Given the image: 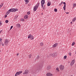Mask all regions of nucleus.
<instances>
[{"label": "nucleus", "mask_w": 76, "mask_h": 76, "mask_svg": "<svg viewBox=\"0 0 76 76\" xmlns=\"http://www.w3.org/2000/svg\"><path fill=\"white\" fill-rule=\"evenodd\" d=\"M75 44V43L74 42H73L72 43V46H73Z\"/></svg>", "instance_id": "nucleus-23"}, {"label": "nucleus", "mask_w": 76, "mask_h": 76, "mask_svg": "<svg viewBox=\"0 0 76 76\" xmlns=\"http://www.w3.org/2000/svg\"><path fill=\"white\" fill-rule=\"evenodd\" d=\"M73 8H74V7H75V6H76V4H73Z\"/></svg>", "instance_id": "nucleus-24"}, {"label": "nucleus", "mask_w": 76, "mask_h": 76, "mask_svg": "<svg viewBox=\"0 0 76 76\" xmlns=\"http://www.w3.org/2000/svg\"><path fill=\"white\" fill-rule=\"evenodd\" d=\"M50 2H48V6H50Z\"/></svg>", "instance_id": "nucleus-28"}, {"label": "nucleus", "mask_w": 76, "mask_h": 76, "mask_svg": "<svg viewBox=\"0 0 76 76\" xmlns=\"http://www.w3.org/2000/svg\"><path fill=\"white\" fill-rule=\"evenodd\" d=\"M27 15H30V11L27 12Z\"/></svg>", "instance_id": "nucleus-32"}, {"label": "nucleus", "mask_w": 76, "mask_h": 76, "mask_svg": "<svg viewBox=\"0 0 76 76\" xmlns=\"http://www.w3.org/2000/svg\"><path fill=\"white\" fill-rule=\"evenodd\" d=\"M12 9L13 10V12H14V11H15V12H16L18 10V9H14V8H12Z\"/></svg>", "instance_id": "nucleus-13"}, {"label": "nucleus", "mask_w": 76, "mask_h": 76, "mask_svg": "<svg viewBox=\"0 0 76 76\" xmlns=\"http://www.w3.org/2000/svg\"><path fill=\"white\" fill-rule=\"evenodd\" d=\"M1 44H0V45H1Z\"/></svg>", "instance_id": "nucleus-49"}, {"label": "nucleus", "mask_w": 76, "mask_h": 76, "mask_svg": "<svg viewBox=\"0 0 76 76\" xmlns=\"http://www.w3.org/2000/svg\"><path fill=\"white\" fill-rule=\"evenodd\" d=\"M40 45H41V46H43L44 45V44L43 43H41L40 44Z\"/></svg>", "instance_id": "nucleus-26"}, {"label": "nucleus", "mask_w": 76, "mask_h": 76, "mask_svg": "<svg viewBox=\"0 0 76 76\" xmlns=\"http://www.w3.org/2000/svg\"><path fill=\"white\" fill-rule=\"evenodd\" d=\"M76 17L74 18H73V19L72 20V22H75V20H76Z\"/></svg>", "instance_id": "nucleus-18"}, {"label": "nucleus", "mask_w": 76, "mask_h": 76, "mask_svg": "<svg viewBox=\"0 0 76 76\" xmlns=\"http://www.w3.org/2000/svg\"><path fill=\"white\" fill-rule=\"evenodd\" d=\"M28 15H26L24 16V19H28Z\"/></svg>", "instance_id": "nucleus-12"}, {"label": "nucleus", "mask_w": 76, "mask_h": 76, "mask_svg": "<svg viewBox=\"0 0 76 76\" xmlns=\"http://www.w3.org/2000/svg\"><path fill=\"white\" fill-rule=\"evenodd\" d=\"M74 63H75V60H72L70 63V65L71 66H73V65L74 64Z\"/></svg>", "instance_id": "nucleus-7"}, {"label": "nucleus", "mask_w": 76, "mask_h": 76, "mask_svg": "<svg viewBox=\"0 0 76 76\" xmlns=\"http://www.w3.org/2000/svg\"><path fill=\"white\" fill-rule=\"evenodd\" d=\"M39 2H38L37 3V4L36 6L37 7H38V6H39Z\"/></svg>", "instance_id": "nucleus-22"}, {"label": "nucleus", "mask_w": 76, "mask_h": 76, "mask_svg": "<svg viewBox=\"0 0 76 76\" xmlns=\"http://www.w3.org/2000/svg\"><path fill=\"white\" fill-rule=\"evenodd\" d=\"M16 26L18 28H20V25L19 24H17Z\"/></svg>", "instance_id": "nucleus-15"}, {"label": "nucleus", "mask_w": 76, "mask_h": 76, "mask_svg": "<svg viewBox=\"0 0 76 76\" xmlns=\"http://www.w3.org/2000/svg\"><path fill=\"white\" fill-rule=\"evenodd\" d=\"M57 53H55V54H56Z\"/></svg>", "instance_id": "nucleus-52"}, {"label": "nucleus", "mask_w": 76, "mask_h": 76, "mask_svg": "<svg viewBox=\"0 0 76 76\" xmlns=\"http://www.w3.org/2000/svg\"><path fill=\"white\" fill-rule=\"evenodd\" d=\"M22 73V71H20V72H18L16 73L15 75V76H18V75H20Z\"/></svg>", "instance_id": "nucleus-2"}, {"label": "nucleus", "mask_w": 76, "mask_h": 76, "mask_svg": "<svg viewBox=\"0 0 76 76\" xmlns=\"http://www.w3.org/2000/svg\"><path fill=\"white\" fill-rule=\"evenodd\" d=\"M69 56H71V53H69Z\"/></svg>", "instance_id": "nucleus-42"}, {"label": "nucleus", "mask_w": 76, "mask_h": 76, "mask_svg": "<svg viewBox=\"0 0 76 76\" xmlns=\"http://www.w3.org/2000/svg\"><path fill=\"white\" fill-rule=\"evenodd\" d=\"M25 20V19H20V21H22V22H23V21H24Z\"/></svg>", "instance_id": "nucleus-25"}, {"label": "nucleus", "mask_w": 76, "mask_h": 76, "mask_svg": "<svg viewBox=\"0 0 76 76\" xmlns=\"http://www.w3.org/2000/svg\"><path fill=\"white\" fill-rule=\"evenodd\" d=\"M66 14H68V13H69V12H66Z\"/></svg>", "instance_id": "nucleus-45"}, {"label": "nucleus", "mask_w": 76, "mask_h": 76, "mask_svg": "<svg viewBox=\"0 0 76 76\" xmlns=\"http://www.w3.org/2000/svg\"><path fill=\"white\" fill-rule=\"evenodd\" d=\"M12 28H13V26H12L11 27L10 29H12Z\"/></svg>", "instance_id": "nucleus-40"}, {"label": "nucleus", "mask_w": 76, "mask_h": 76, "mask_svg": "<svg viewBox=\"0 0 76 76\" xmlns=\"http://www.w3.org/2000/svg\"><path fill=\"white\" fill-rule=\"evenodd\" d=\"M29 58H31V57H32V55H29Z\"/></svg>", "instance_id": "nucleus-36"}, {"label": "nucleus", "mask_w": 76, "mask_h": 76, "mask_svg": "<svg viewBox=\"0 0 76 76\" xmlns=\"http://www.w3.org/2000/svg\"><path fill=\"white\" fill-rule=\"evenodd\" d=\"M1 52V50H0V52Z\"/></svg>", "instance_id": "nucleus-51"}, {"label": "nucleus", "mask_w": 76, "mask_h": 76, "mask_svg": "<svg viewBox=\"0 0 76 76\" xmlns=\"http://www.w3.org/2000/svg\"><path fill=\"white\" fill-rule=\"evenodd\" d=\"M2 41V39L1 38H0V44H2V42H1Z\"/></svg>", "instance_id": "nucleus-20"}, {"label": "nucleus", "mask_w": 76, "mask_h": 76, "mask_svg": "<svg viewBox=\"0 0 76 76\" xmlns=\"http://www.w3.org/2000/svg\"><path fill=\"white\" fill-rule=\"evenodd\" d=\"M62 4H63V2H62L59 4V6H60L62 5Z\"/></svg>", "instance_id": "nucleus-34"}, {"label": "nucleus", "mask_w": 76, "mask_h": 76, "mask_svg": "<svg viewBox=\"0 0 76 76\" xmlns=\"http://www.w3.org/2000/svg\"><path fill=\"white\" fill-rule=\"evenodd\" d=\"M46 76H53L52 74H50V73H47L46 74Z\"/></svg>", "instance_id": "nucleus-11"}, {"label": "nucleus", "mask_w": 76, "mask_h": 76, "mask_svg": "<svg viewBox=\"0 0 76 76\" xmlns=\"http://www.w3.org/2000/svg\"><path fill=\"white\" fill-rule=\"evenodd\" d=\"M2 25V23L1 21H0V26H1Z\"/></svg>", "instance_id": "nucleus-35"}, {"label": "nucleus", "mask_w": 76, "mask_h": 76, "mask_svg": "<svg viewBox=\"0 0 76 76\" xmlns=\"http://www.w3.org/2000/svg\"><path fill=\"white\" fill-rule=\"evenodd\" d=\"M66 58H67V56H64V59H66Z\"/></svg>", "instance_id": "nucleus-33"}, {"label": "nucleus", "mask_w": 76, "mask_h": 76, "mask_svg": "<svg viewBox=\"0 0 76 76\" xmlns=\"http://www.w3.org/2000/svg\"><path fill=\"white\" fill-rule=\"evenodd\" d=\"M8 11H10V12H13V8L10 9Z\"/></svg>", "instance_id": "nucleus-14"}, {"label": "nucleus", "mask_w": 76, "mask_h": 76, "mask_svg": "<svg viewBox=\"0 0 76 76\" xmlns=\"http://www.w3.org/2000/svg\"><path fill=\"white\" fill-rule=\"evenodd\" d=\"M44 4H45V0H42L41 1V5L42 8L43 7Z\"/></svg>", "instance_id": "nucleus-3"}, {"label": "nucleus", "mask_w": 76, "mask_h": 76, "mask_svg": "<svg viewBox=\"0 0 76 76\" xmlns=\"http://www.w3.org/2000/svg\"><path fill=\"white\" fill-rule=\"evenodd\" d=\"M2 44V46H4V44L3 43H2V44Z\"/></svg>", "instance_id": "nucleus-41"}, {"label": "nucleus", "mask_w": 76, "mask_h": 76, "mask_svg": "<svg viewBox=\"0 0 76 76\" xmlns=\"http://www.w3.org/2000/svg\"><path fill=\"white\" fill-rule=\"evenodd\" d=\"M10 11H8L6 13L7 15H9V14L10 13Z\"/></svg>", "instance_id": "nucleus-21"}, {"label": "nucleus", "mask_w": 76, "mask_h": 76, "mask_svg": "<svg viewBox=\"0 0 76 76\" xmlns=\"http://www.w3.org/2000/svg\"><path fill=\"white\" fill-rule=\"evenodd\" d=\"M54 12H57V9L55 8L54 9Z\"/></svg>", "instance_id": "nucleus-29"}, {"label": "nucleus", "mask_w": 76, "mask_h": 76, "mask_svg": "<svg viewBox=\"0 0 76 76\" xmlns=\"http://www.w3.org/2000/svg\"><path fill=\"white\" fill-rule=\"evenodd\" d=\"M51 68V66H48L47 67V70H50Z\"/></svg>", "instance_id": "nucleus-17"}, {"label": "nucleus", "mask_w": 76, "mask_h": 76, "mask_svg": "<svg viewBox=\"0 0 76 76\" xmlns=\"http://www.w3.org/2000/svg\"><path fill=\"white\" fill-rule=\"evenodd\" d=\"M42 15H43V13H42Z\"/></svg>", "instance_id": "nucleus-48"}, {"label": "nucleus", "mask_w": 76, "mask_h": 76, "mask_svg": "<svg viewBox=\"0 0 76 76\" xmlns=\"http://www.w3.org/2000/svg\"><path fill=\"white\" fill-rule=\"evenodd\" d=\"M56 69V70H57V71H58V72H59V69H58V68H57Z\"/></svg>", "instance_id": "nucleus-31"}, {"label": "nucleus", "mask_w": 76, "mask_h": 76, "mask_svg": "<svg viewBox=\"0 0 76 76\" xmlns=\"http://www.w3.org/2000/svg\"><path fill=\"white\" fill-rule=\"evenodd\" d=\"M0 6H1V7H2V6H3V4L2 3Z\"/></svg>", "instance_id": "nucleus-38"}, {"label": "nucleus", "mask_w": 76, "mask_h": 76, "mask_svg": "<svg viewBox=\"0 0 76 76\" xmlns=\"http://www.w3.org/2000/svg\"><path fill=\"white\" fill-rule=\"evenodd\" d=\"M50 56H52V57H53V56H54V54H50Z\"/></svg>", "instance_id": "nucleus-27"}, {"label": "nucleus", "mask_w": 76, "mask_h": 76, "mask_svg": "<svg viewBox=\"0 0 76 76\" xmlns=\"http://www.w3.org/2000/svg\"><path fill=\"white\" fill-rule=\"evenodd\" d=\"M58 44L57 43H55L54 45H53V48H55L57 46V45Z\"/></svg>", "instance_id": "nucleus-10"}, {"label": "nucleus", "mask_w": 76, "mask_h": 76, "mask_svg": "<svg viewBox=\"0 0 76 76\" xmlns=\"http://www.w3.org/2000/svg\"><path fill=\"white\" fill-rule=\"evenodd\" d=\"M1 6H0V9L1 7Z\"/></svg>", "instance_id": "nucleus-46"}, {"label": "nucleus", "mask_w": 76, "mask_h": 76, "mask_svg": "<svg viewBox=\"0 0 76 76\" xmlns=\"http://www.w3.org/2000/svg\"><path fill=\"white\" fill-rule=\"evenodd\" d=\"M63 4H64V6L63 8H64V10H66V2H63Z\"/></svg>", "instance_id": "nucleus-8"}, {"label": "nucleus", "mask_w": 76, "mask_h": 76, "mask_svg": "<svg viewBox=\"0 0 76 76\" xmlns=\"http://www.w3.org/2000/svg\"><path fill=\"white\" fill-rule=\"evenodd\" d=\"M75 54H76V52H75Z\"/></svg>", "instance_id": "nucleus-50"}, {"label": "nucleus", "mask_w": 76, "mask_h": 76, "mask_svg": "<svg viewBox=\"0 0 76 76\" xmlns=\"http://www.w3.org/2000/svg\"><path fill=\"white\" fill-rule=\"evenodd\" d=\"M17 56H19V54L18 53L17 54Z\"/></svg>", "instance_id": "nucleus-43"}, {"label": "nucleus", "mask_w": 76, "mask_h": 76, "mask_svg": "<svg viewBox=\"0 0 76 76\" xmlns=\"http://www.w3.org/2000/svg\"><path fill=\"white\" fill-rule=\"evenodd\" d=\"M28 73H29V71L26 70L25 71V72H23V75H25V74H26V75H27V74H28Z\"/></svg>", "instance_id": "nucleus-6"}, {"label": "nucleus", "mask_w": 76, "mask_h": 76, "mask_svg": "<svg viewBox=\"0 0 76 76\" xmlns=\"http://www.w3.org/2000/svg\"><path fill=\"white\" fill-rule=\"evenodd\" d=\"M28 38H30L32 40V39H34V37L30 34L28 35Z\"/></svg>", "instance_id": "nucleus-4"}, {"label": "nucleus", "mask_w": 76, "mask_h": 76, "mask_svg": "<svg viewBox=\"0 0 76 76\" xmlns=\"http://www.w3.org/2000/svg\"><path fill=\"white\" fill-rule=\"evenodd\" d=\"M5 22L6 23H7L8 22H9V20H7L5 21Z\"/></svg>", "instance_id": "nucleus-30"}, {"label": "nucleus", "mask_w": 76, "mask_h": 76, "mask_svg": "<svg viewBox=\"0 0 76 76\" xmlns=\"http://www.w3.org/2000/svg\"><path fill=\"white\" fill-rule=\"evenodd\" d=\"M18 16H15V17H14V18H15V20H17V18H18Z\"/></svg>", "instance_id": "nucleus-19"}, {"label": "nucleus", "mask_w": 76, "mask_h": 76, "mask_svg": "<svg viewBox=\"0 0 76 76\" xmlns=\"http://www.w3.org/2000/svg\"><path fill=\"white\" fill-rule=\"evenodd\" d=\"M10 41V40L9 39H6L5 41V45H8Z\"/></svg>", "instance_id": "nucleus-1"}, {"label": "nucleus", "mask_w": 76, "mask_h": 76, "mask_svg": "<svg viewBox=\"0 0 76 76\" xmlns=\"http://www.w3.org/2000/svg\"><path fill=\"white\" fill-rule=\"evenodd\" d=\"M38 7H37L36 6L34 7V11H36V10H37V9H38Z\"/></svg>", "instance_id": "nucleus-9"}, {"label": "nucleus", "mask_w": 76, "mask_h": 76, "mask_svg": "<svg viewBox=\"0 0 76 76\" xmlns=\"http://www.w3.org/2000/svg\"><path fill=\"white\" fill-rule=\"evenodd\" d=\"M25 1L26 2V4H27L29 3V0H25Z\"/></svg>", "instance_id": "nucleus-16"}, {"label": "nucleus", "mask_w": 76, "mask_h": 76, "mask_svg": "<svg viewBox=\"0 0 76 76\" xmlns=\"http://www.w3.org/2000/svg\"><path fill=\"white\" fill-rule=\"evenodd\" d=\"M59 68L60 69V70H63L64 69V66L62 65H61L59 66Z\"/></svg>", "instance_id": "nucleus-5"}, {"label": "nucleus", "mask_w": 76, "mask_h": 76, "mask_svg": "<svg viewBox=\"0 0 76 76\" xmlns=\"http://www.w3.org/2000/svg\"><path fill=\"white\" fill-rule=\"evenodd\" d=\"M7 15H5L4 18H7Z\"/></svg>", "instance_id": "nucleus-39"}, {"label": "nucleus", "mask_w": 76, "mask_h": 76, "mask_svg": "<svg viewBox=\"0 0 76 76\" xmlns=\"http://www.w3.org/2000/svg\"><path fill=\"white\" fill-rule=\"evenodd\" d=\"M71 24H72V23H72V22H71Z\"/></svg>", "instance_id": "nucleus-47"}, {"label": "nucleus", "mask_w": 76, "mask_h": 76, "mask_svg": "<svg viewBox=\"0 0 76 76\" xmlns=\"http://www.w3.org/2000/svg\"><path fill=\"white\" fill-rule=\"evenodd\" d=\"M39 58V56H38L37 57V59H38Z\"/></svg>", "instance_id": "nucleus-37"}, {"label": "nucleus", "mask_w": 76, "mask_h": 76, "mask_svg": "<svg viewBox=\"0 0 76 76\" xmlns=\"http://www.w3.org/2000/svg\"><path fill=\"white\" fill-rule=\"evenodd\" d=\"M1 32H2V30H1V31H0V34H1Z\"/></svg>", "instance_id": "nucleus-44"}]
</instances>
